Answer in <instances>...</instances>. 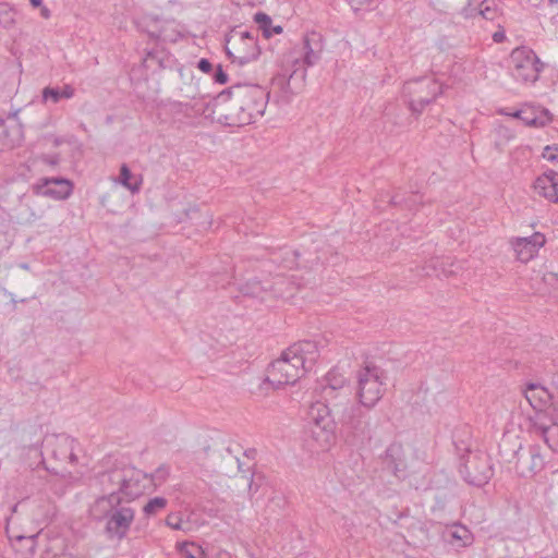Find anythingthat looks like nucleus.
<instances>
[{
  "instance_id": "1",
  "label": "nucleus",
  "mask_w": 558,
  "mask_h": 558,
  "mask_svg": "<svg viewBox=\"0 0 558 558\" xmlns=\"http://www.w3.org/2000/svg\"><path fill=\"white\" fill-rule=\"evenodd\" d=\"M270 93L257 84H235L209 101L179 104L180 111L191 116L202 114L228 126H245L262 118Z\"/></svg>"
},
{
  "instance_id": "2",
  "label": "nucleus",
  "mask_w": 558,
  "mask_h": 558,
  "mask_svg": "<svg viewBox=\"0 0 558 558\" xmlns=\"http://www.w3.org/2000/svg\"><path fill=\"white\" fill-rule=\"evenodd\" d=\"M318 357L319 349L316 341L303 340L293 343L268 366L266 380L275 388L294 385L314 367Z\"/></svg>"
},
{
  "instance_id": "3",
  "label": "nucleus",
  "mask_w": 558,
  "mask_h": 558,
  "mask_svg": "<svg viewBox=\"0 0 558 558\" xmlns=\"http://www.w3.org/2000/svg\"><path fill=\"white\" fill-rule=\"evenodd\" d=\"M89 514L96 521L107 520L105 531L109 538L122 541L126 537L135 518V510L129 500L117 494H104L89 507Z\"/></svg>"
},
{
  "instance_id": "4",
  "label": "nucleus",
  "mask_w": 558,
  "mask_h": 558,
  "mask_svg": "<svg viewBox=\"0 0 558 558\" xmlns=\"http://www.w3.org/2000/svg\"><path fill=\"white\" fill-rule=\"evenodd\" d=\"M339 410L338 422L347 441L354 446L365 445L372 439L371 417L360 405L350 402Z\"/></svg>"
},
{
  "instance_id": "5",
  "label": "nucleus",
  "mask_w": 558,
  "mask_h": 558,
  "mask_svg": "<svg viewBox=\"0 0 558 558\" xmlns=\"http://www.w3.org/2000/svg\"><path fill=\"white\" fill-rule=\"evenodd\" d=\"M257 37L258 29L245 31L241 26L233 27L225 37L228 58L241 65L256 60L260 54Z\"/></svg>"
},
{
  "instance_id": "6",
  "label": "nucleus",
  "mask_w": 558,
  "mask_h": 558,
  "mask_svg": "<svg viewBox=\"0 0 558 558\" xmlns=\"http://www.w3.org/2000/svg\"><path fill=\"white\" fill-rule=\"evenodd\" d=\"M357 392L361 405L372 409L386 391V372L376 365H366L357 371Z\"/></svg>"
},
{
  "instance_id": "7",
  "label": "nucleus",
  "mask_w": 558,
  "mask_h": 558,
  "mask_svg": "<svg viewBox=\"0 0 558 558\" xmlns=\"http://www.w3.org/2000/svg\"><path fill=\"white\" fill-rule=\"evenodd\" d=\"M440 94L442 85L432 77L415 78L403 85V96L409 109L415 114L422 113Z\"/></svg>"
},
{
  "instance_id": "8",
  "label": "nucleus",
  "mask_w": 558,
  "mask_h": 558,
  "mask_svg": "<svg viewBox=\"0 0 558 558\" xmlns=\"http://www.w3.org/2000/svg\"><path fill=\"white\" fill-rule=\"evenodd\" d=\"M511 75L523 84H534L538 81L544 63L529 47L514 48L510 53Z\"/></svg>"
},
{
  "instance_id": "9",
  "label": "nucleus",
  "mask_w": 558,
  "mask_h": 558,
  "mask_svg": "<svg viewBox=\"0 0 558 558\" xmlns=\"http://www.w3.org/2000/svg\"><path fill=\"white\" fill-rule=\"evenodd\" d=\"M339 415L335 413V402H315L310 407L308 418L313 423L312 434L315 437L322 434V447L329 445Z\"/></svg>"
},
{
  "instance_id": "10",
  "label": "nucleus",
  "mask_w": 558,
  "mask_h": 558,
  "mask_svg": "<svg viewBox=\"0 0 558 558\" xmlns=\"http://www.w3.org/2000/svg\"><path fill=\"white\" fill-rule=\"evenodd\" d=\"M462 461L459 472L463 480L470 485L477 487L484 486L494 475L489 459L484 453L468 450V456L462 457Z\"/></svg>"
},
{
  "instance_id": "11",
  "label": "nucleus",
  "mask_w": 558,
  "mask_h": 558,
  "mask_svg": "<svg viewBox=\"0 0 558 558\" xmlns=\"http://www.w3.org/2000/svg\"><path fill=\"white\" fill-rule=\"evenodd\" d=\"M322 393L327 402H335L336 414L339 413L341 407L349 405L351 402L350 385L342 374L333 369L327 373Z\"/></svg>"
},
{
  "instance_id": "12",
  "label": "nucleus",
  "mask_w": 558,
  "mask_h": 558,
  "mask_svg": "<svg viewBox=\"0 0 558 558\" xmlns=\"http://www.w3.org/2000/svg\"><path fill=\"white\" fill-rule=\"evenodd\" d=\"M121 488V497L124 496L129 502L144 495L153 485V477L147 473L126 464Z\"/></svg>"
},
{
  "instance_id": "13",
  "label": "nucleus",
  "mask_w": 558,
  "mask_h": 558,
  "mask_svg": "<svg viewBox=\"0 0 558 558\" xmlns=\"http://www.w3.org/2000/svg\"><path fill=\"white\" fill-rule=\"evenodd\" d=\"M324 47V36L320 33L315 31L306 33L302 40L303 58L295 59L293 66L307 70L315 65L320 60Z\"/></svg>"
},
{
  "instance_id": "14",
  "label": "nucleus",
  "mask_w": 558,
  "mask_h": 558,
  "mask_svg": "<svg viewBox=\"0 0 558 558\" xmlns=\"http://www.w3.org/2000/svg\"><path fill=\"white\" fill-rule=\"evenodd\" d=\"M305 78L306 70L294 66V70L289 75L287 73H278L275 75L271 80V88L275 93H278V97L281 101L289 102L292 95L295 93L292 84L296 88H301L304 85Z\"/></svg>"
},
{
  "instance_id": "15",
  "label": "nucleus",
  "mask_w": 558,
  "mask_h": 558,
  "mask_svg": "<svg viewBox=\"0 0 558 558\" xmlns=\"http://www.w3.org/2000/svg\"><path fill=\"white\" fill-rule=\"evenodd\" d=\"M111 458H107L105 463L109 466L107 470L96 475V481L105 494H117L121 496V488L124 477L125 463L116 461L110 463Z\"/></svg>"
},
{
  "instance_id": "16",
  "label": "nucleus",
  "mask_w": 558,
  "mask_h": 558,
  "mask_svg": "<svg viewBox=\"0 0 558 558\" xmlns=\"http://www.w3.org/2000/svg\"><path fill=\"white\" fill-rule=\"evenodd\" d=\"M32 190L39 196L65 199L72 193V183L62 178H41L32 186Z\"/></svg>"
},
{
  "instance_id": "17",
  "label": "nucleus",
  "mask_w": 558,
  "mask_h": 558,
  "mask_svg": "<svg viewBox=\"0 0 558 558\" xmlns=\"http://www.w3.org/2000/svg\"><path fill=\"white\" fill-rule=\"evenodd\" d=\"M75 440L66 435H53L47 439V448L51 457L59 462L75 464L77 457L74 453Z\"/></svg>"
},
{
  "instance_id": "18",
  "label": "nucleus",
  "mask_w": 558,
  "mask_h": 558,
  "mask_svg": "<svg viewBox=\"0 0 558 558\" xmlns=\"http://www.w3.org/2000/svg\"><path fill=\"white\" fill-rule=\"evenodd\" d=\"M545 242V235L541 232H535L531 236L517 238L511 241V244L517 258L522 263H527L537 255Z\"/></svg>"
},
{
  "instance_id": "19",
  "label": "nucleus",
  "mask_w": 558,
  "mask_h": 558,
  "mask_svg": "<svg viewBox=\"0 0 558 558\" xmlns=\"http://www.w3.org/2000/svg\"><path fill=\"white\" fill-rule=\"evenodd\" d=\"M523 393L535 412H545L553 401V395L541 384H526Z\"/></svg>"
},
{
  "instance_id": "20",
  "label": "nucleus",
  "mask_w": 558,
  "mask_h": 558,
  "mask_svg": "<svg viewBox=\"0 0 558 558\" xmlns=\"http://www.w3.org/2000/svg\"><path fill=\"white\" fill-rule=\"evenodd\" d=\"M529 453V460L518 458L515 462V470L523 477L534 476L545 466V460L538 446H531Z\"/></svg>"
},
{
  "instance_id": "21",
  "label": "nucleus",
  "mask_w": 558,
  "mask_h": 558,
  "mask_svg": "<svg viewBox=\"0 0 558 558\" xmlns=\"http://www.w3.org/2000/svg\"><path fill=\"white\" fill-rule=\"evenodd\" d=\"M534 190L551 203H558V172L547 170L534 182Z\"/></svg>"
},
{
  "instance_id": "22",
  "label": "nucleus",
  "mask_w": 558,
  "mask_h": 558,
  "mask_svg": "<svg viewBox=\"0 0 558 558\" xmlns=\"http://www.w3.org/2000/svg\"><path fill=\"white\" fill-rule=\"evenodd\" d=\"M458 267L450 257H433L422 266V275L427 277H450L457 274Z\"/></svg>"
},
{
  "instance_id": "23",
  "label": "nucleus",
  "mask_w": 558,
  "mask_h": 558,
  "mask_svg": "<svg viewBox=\"0 0 558 558\" xmlns=\"http://www.w3.org/2000/svg\"><path fill=\"white\" fill-rule=\"evenodd\" d=\"M521 121L527 126L543 128L549 124L553 120V116L548 109L525 105L521 108Z\"/></svg>"
},
{
  "instance_id": "24",
  "label": "nucleus",
  "mask_w": 558,
  "mask_h": 558,
  "mask_svg": "<svg viewBox=\"0 0 558 558\" xmlns=\"http://www.w3.org/2000/svg\"><path fill=\"white\" fill-rule=\"evenodd\" d=\"M444 538L451 545L465 547L473 543V534L462 524H453L444 532Z\"/></svg>"
},
{
  "instance_id": "25",
  "label": "nucleus",
  "mask_w": 558,
  "mask_h": 558,
  "mask_svg": "<svg viewBox=\"0 0 558 558\" xmlns=\"http://www.w3.org/2000/svg\"><path fill=\"white\" fill-rule=\"evenodd\" d=\"M38 534L31 536L19 535L12 542L14 551L19 555V558H32L37 547Z\"/></svg>"
},
{
  "instance_id": "26",
  "label": "nucleus",
  "mask_w": 558,
  "mask_h": 558,
  "mask_svg": "<svg viewBox=\"0 0 558 558\" xmlns=\"http://www.w3.org/2000/svg\"><path fill=\"white\" fill-rule=\"evenodd\" d=\"M75 95V89L69 85H63L62 88L47 86L41 92L43 102L58 104L62 99H71Z\"/></svg>"
},
{
  "instance_id": "27",
  "label": "nucleus",
  "mask_w": 558,
  "mask_h": 558,
  "mask_svg": "<svg viewBox=\"0 0 558 558\" xmlns=\"http://www.w3.org/2000/svg\"><path fill=\"white\" fill-rule=\"evenodd\" d=\"M477 15L486 21H498L501 10L496 0H483L477 7Z\"/></svg>"
},
{
  "instance_id": "28",
  "label": "nucleus",
  "mask_w": 558,
  "mask_h": 558,
  "mask_svg": "<svg viewBox=\"0 0 558 558\" xmlns=\"http://www.w3.org/2000/svg\"><path fill=\"white\" fill-rule=\"evenodd\" d=\"M133 174L126 163H123L120 168V175L118 182L125 189L131 191L133 194L138 193L142 185V178L132 181Z\"/></svg>"
},
{
  "instance_id": "29",
  "label": "nucleus",
  "mask_w": 558,
  "mask_h": 558,
  "mask_svg": "<svg viewBox=\"0 0 558 558\" xmlns=\"http://www.w3.org/2000/svg\"><path fill=\"white\" fill-rule=\"evenodd\" d=\"M254 21L258 24V28L263 31V34L266 38H269L274 34L282 33V27L280 25L272 26L271 19L266 13H256Z\"/></svg>"
},
{
  "instance_id": "30",
  "label": "nucleus",
  "mask_w": 558,
  "mask_h": 558,
  "mask_svg": "<svg viewBox=\"0 0 558 558\" xmlns=\"http://www.w3.org/2000/svg\"><path fill=\"white\" fill-rule=\"evenodd\" d=\"M544 412H536L534 416H531L529 420H530V423H531V429L533 433L539 435L545 444H547L549 447H551V445L549 444V439H548V432L550 429V426L544 422Z\"/></svg>"
},
{
  "instance_id": "31",
  "label": "nucleus",
  "mask_w": 558,
  "mask_h": 558,
  "mask_svg": "<svg viewBox=\"0 0 558 558\" xmlns=\"http://www.w3.org/2000/svg\"><path fill=\"white\" fill-rule=\"evenodd\" d=\"M181 554L186 558H205V551L194 542H184L179 547Z\"/></svg>"
},
{
  "instance_id": "32",
  "label": "nucleus",
  "mask_w": 558,
  "mask_h": 558,
  "mask_svg": "<svg viewBox=\"0 0 558 558\" xmlns=\"http://www.w3.org/2000/svg\"><path fill=\"white\" fill-rule=\"evenodd\" d=\"M15 24V12L5 3H0V26L10 28Z\"/></svg>"
},
{
  "instance_id": "33",
  "label": "nucleus",
  "mask_w": 558,
  "mask_h": 558,
  "mask_svg": "<svg viewBox=\"0 0 558 558\" xmlns=\"http://www.w3.org/2000/svg\"><path fill=\"white\" fill-rule=\"evenodd\" d=\"M167 506V499L163 497H155L150 499L143 508L147 515H154Z\"/></svg>"
},
{
  "instance_id": "34",
  "label": "nucleus",
  "mask_w": 558,
  "mask_h": 558,
  "mask_svg": "<svg viewBox=\"0 0 558 558\" xmlns=\"http://www.w3.org/2000/svg\"><path fill=\"white\" fill-rule=\"evenodd\" d=\"M241 291L245 295H250L253 298H259L264 292V287H262L260 282L256 279L247 281L241 289Z\"/></svg>"
},
{
  "instance_id": "35",
  "label": "nucleus",
  "mask_w": 558,
  "mask_h": 558,
  "mask_svg": "<svg viewBox=\"0 0 558 558\" xmlns=\"http://www.w3.org/2000/svg\"><path fill=\"white\" fill-rule=\"evenodd\" d=\"M542 157L550 162H558V147L547 145L542 154Z\"/></svg>"
},
{
  "instance_id": "36",
  "label": "nucleus",
  "mask_w": 558,
  "mask_h": 558,
  "mask_svg": "<svg viewBox=\"0 0 558 558\" xmlns=\"http://www.w3.org/2000/svg\"><path fill=\"white\" fill-rule=\"evenodd\" d=\"M376 0H347L354 11L371 8Z\"/></svg>"
},
{
  "instance_id": "37",
  "label": "nucleus",
  "mask_w": 558,
  "mask_h": 558,
  "mask_svg": "<svg viewBox=\"0 0 558 558\" xmlns=\"http://www.w3.org/2000/svg\"><path fill=\"white\" fill-rule=\"evenodd\" d=\"M166 524L173 530H181L182 529V519L179 514L171 513L167 517Z\"/></svg>"
},
{
  "instance_id": "38",
  "label": "nucleus",
  "mask_w": 558,
  "mask_h": 558,
  "mask_svg": "<svg viewBox=\"0 0 558 558\" xmlns=\"http://www.w3.org/2000/svg\"><path fill=\"white\" fill-rule=\"evenodd\" d=\"M213 78L218 84H226L228 82V74L223 71L220 64L216 68Z\"/></svg>"
},
{
  "instance_id": "39",
  "label": "nucleus",
  "mask_w": 558,
  "mask_h": 558,
  "mask_svg": "<svg viewBox=\"0 0 558 558\" xmlns=\"http://www.w3.org/2000/svg\"><path fill=\"white\" fill-rule=\"evenodd\" d=\"M169 475V468L166 466V465H161L159 466L156 471H155V474L153 475H149L150 477H153V481L155 478H158L160 481H163L166 480V477Z\"/></svg>"
},
{
  "instance_id": "40",
  "label": "nucleus",
  "mask_w": 558,
  "mask_h": 558,
  "mask_svg": "<svg viewBox=\"0 0 558 558\" xmlns=\"http://www.w3.org/2000/svg\"><path fill=\"white\" fill-rule=\"evenodd\" d=\"M41 161L50 167H54L60 162V157L58 154L45 155L41 157Z\"/></svg>"
},
{
  "instance_id": "41",
  "label": "nucleus",
  "mask_w": 558,
  "mask_h": 558,
  "mask_svg": "<svg viewBox=\"0 0 558 558\" xmlns=\"http://www.w3.org/2000/svg\"><path fill=\"white\" fill-rule=\"evenodd\" d=\"M197 68L206 73V74H209L211 71H213V64L211 62L208 60V59H205V58H202L198 63H197Z\"/></svg>"
},
{
  "instance_id": "42",
  "label": "nucleus",
  "mask_w": 558,
  "mask_h": 558,
  "mask_svg": "<svg viewBox=\"0 0 558 558\" xmlns=\"http://www.w3.org/2000/svg\"><path fill=\"white\" fill-rule=\"evenodd\" d=\"M257 480H262V476L252 475L250 482L247 483L248 493L251 495H254L258 490L259 484L257 483Z\"/></svg>"
},
{
  "instance_id": "43",
  "label": "nucleus",
  "mask_w": 558,
  "mask_h": 558,
  "mask_svg": "<svg viewBox=\"0 0 558 558\" xmlns=\"http://www.w3.org/2000/svg\"><path fill=\"white\" fill-rule=\"evenodd\" d=\"M20 110H15V111H12V112H9L8 114V119H13L16 121L17 125H16V133H17V142L21 141L22 138V124L20 123L19 119H17V114H19Z\"/></svg>"
},
{
  "instance_id": "44",
  "label": "nucleus",
  "mask_w": 558,
  "mask_h": 558,
  "mask_svg": "<svg viewBox=\"0 0 558 558\" xmlns=\"http://www.w3.org/2000/svg\"><path fill=\"white\" fill-rule=\"evenodd\" d=\"M211 223H213V217H211V215H210L208 211H206V213L204 214V220H203V221H201V222L198 223V226H199L202 229H204V230H205V229L210 228Z\"/></svg>"
},
{
  "instance_id": "45",
  "label": "nucleus",
  "mask_w": 558,
  "mask_h": 558,
  "mask_svg": "<svg viewBox=\"0 0 558 558\" xmlns=\"http://www.w3.org/2000/svg\"><path fill=\"white\" fill-rule=\"evenodd\" d=\"M462 14L466 19L478 16L477 15V8H474V9L473 8H464L463 11H462Z\"/></svg>"
},
{
  "instance_id": "46",
  "label": "nucleus",
  "mask_w": 558,
  "mask_h": 558,
  "mask_svg": "<svg viewBox=\"0 0 558 558\" xmlns=\"http://www.w3.org/2000/svg\"><path fill=\"white\" fill-rule=\"evenodd\" d=\"M505 39H506V34H505V32L502 29L498 31V32H495L493 34V40L495 43H497V44L502 43Z\"/></svg>"
},
{
  "instance_id": "47",
  "label": "nucleus",
  "mask_w": 558,
  "mask_h": 558,
  "mask_svg": "<svg viewBox=\"0 0 558 558\" xmlns=\"http://www.w3.org/2000/svg\"><path fill=\"white\" fill-rule=\"evenodd\" d=\"M8 221V214L0 207V228H2Z\"/></svg>"
},
{
  "instance_id": "48",
  "label": "nucleus",
  "mask_w": 558,
  "mask_h": 558,
  "mask_svg": "<svg viewBox=\"0 0 558 558\" xmlns=\"http://www.w3.org/2000/svg\"><path fill=\"white\" fill-rule=\"evenodd\" d=\"M286 254L292 256V259L287 264V267H293V265L295 264V259L299 256V254L296 252H294V251H287Z\"/></svg>"
},
{
  "instance_id": "49",
  "label": "nucleus",
  "mask_w": 558,
  "mask_h": 558,
  "mask_svg": "<svg viewBox=\"0 0 558 558\" xmlns=\"http://www.w3.org/2000/svg\"><path fill=\"white\" fill-rule=\"evenodd\" d=\"M522 448V445L521 442L517 441L514 445H513V448H512V454L511 457L512 458H517L518 457V453H519V450Z\"/></svg>"
},
{
  "instance_id": "50",
  "label": "nucleus",
  "mask_w": 558,
  "mask_h": 558,
  "mask_svg": "<svg viewBox=\"0 0 558 558\" xmlns=\"http://www.w3.org/2000/svg\"><path fill=\"white\" fill-rule=\"evenodd\" d=\"M500 113H501V114H506V116H511V117H513V118H517V119H520V120H521V114H519V113H521V109H520V110H517V111H514V112H511V113H510V112H506V111H504V110H502V111H500Z\"/></svg>"
},
{
  "instance_id": "51",
  "label": "nucleus",
  "mask_w": 558,
  "mask_h": 558,
  "mask_svg": "<svg viewBox=\"0 0 558 558\" xmlns=\"http://www.w3.org/2000/svg\"><path fill=\"white\" fill-rule=\"evenodd\" d=\"M509 439L508 438H502V441L501 444L499 445V453L505 457V453H504V448L509 444Z\"/></svg>"
},
{
  "instance_id": "52",
  "label": "nucleus",
  "mask_w": 558,
  "mask_h": 558,
  "mask_svg": "<svg viewBox=\"0 0 558 558\" xmlns=\"http://www.w3.org/2000/svg\"><path fill=\"white\" fill-rule=\"evenodd\" d=\"M390 203L393 205V206H399L402 204V199L396 195V196H392L391 199H390Z\"/></svg>"
},
{
  "instance_id": "53",
  "label": "nucleus",
  "mask_w": 558,
  "mask_h": 558,
  "mask_svg": "<svg viewBox=\"0 0 558 558\" xmlns=\"http://www.w3.org/2000/svg\"><path fill=\"white\" fill-rule=\"evenodd\" d=\"M41 16L45 19L50 17V10L47 7H43L40 10Z\"/></svg>"
},
{
  "instance_id": "54",
  "label": "nucleus",
  "mask_w": 558,
  "mask_h": 558,
  "mask_svg": "<svg viewBox=\"0 0 558 558\" xmlns=\"http://www.w3.org/2000/svg\"><path fill=\"white\" fill-rule=\"evenodd\" d=\"M29 2L35 8L40 7L43 4V0H29Z\"/></svg>"
},
{
  "instance_id": "55",
  "label": "nucleus",
  "mask_w": 558,
  "mask_h": 558,
  "mask_svg": "<svg viewBox=\"0 0 558 558\" xmlns=\"http://www.w3.org/2000/svg\"><path fill=\"white\" fill-rule=\"evenodd\" d=\"M549 4L554 5L558 3V0H548Z\"/></svg>"
},
{
  "instance_id": "56",
  "label": "nucleus",
  "mask_w": 558,
  "mask_h": 558,
  "mask_svg": "<svg viewBox=\"0 0 558 558\" xmlns=\"http://www.w3.org/2000/svg\"><path fill=\"white\" fill-rule=\"evenodd\" d=\"M4 119L0 117V126H3L4 125Z\"/></svg>"
},
{
  "instance_id": "57",
  "label": "nucleus",
  "mask_w": 558,
  "mask_h": 558,
  "mask_svg": "<svg viewBox=\"0 0 558 558\" xmlns=\"http://www.w3.org/2000/svg\"><path fill=\"white\" fill-rule=\"evenodd\" d=\"M191 214L196 215V214H198V210L197 209H192Z\"/></svg>"
},
{
  "instance_id": "58",
  "label": "nucleus",
  "mask_w": 558,
  "mask_h": 558,
  "mask_svg": "<svg viewBox=\"0 0 558 558\" xmlns=\"http://www.w3.org/2000/svg\"><path fill=\"white\" fill-rule=\"evenodd\" d=\"M391 451H392V448H388V449L386 450V454H387V456H388V454H390V452H391Z\"/></svg>"
}]
</instances>
